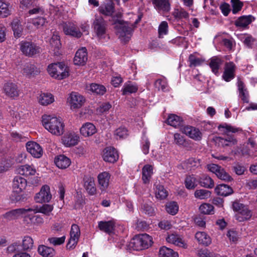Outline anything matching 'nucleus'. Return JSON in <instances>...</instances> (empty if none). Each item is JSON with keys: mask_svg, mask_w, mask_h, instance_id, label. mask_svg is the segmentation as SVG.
<instances>
[{"mask_svg": "<svg viewBox=\"0 0 257 257\" xmlns=\"http://www.w3.org/2000/svg\"><path fill=\"white\" fill-rule=\"evenodd\" d=\"M217 128L223 135L222 137H216L214 140L216 144L219 147L223 148H231L237 144L238 141L235 135L230 133L241 132L242 130L241 128L232 126L225 122L220 124Z\"/></svg>", "mask_w": 257, "mask_h": 257, "instance_id": "nucleus-1", "label": "nucleus"}, {"mask_svg": "<svg viewBox=\"0 0 257 257\" xmlns=\"http://www.w3.org/2000/svg\"><path fill=\"white\" fill-rule=\"evenodd\" d=\"M156 195L157 198L161 200L165 199L168 195V191L165 189L164 186L161 184H158L156 186Z\"/></svg>", "mask_w": 257, "mask_h": 257, "instance_id": "nucleus-53", "label": "nucleus"}, {"mask_svg": "<svg viewBox=\"0 0 257 257\" xmlns=\"http://www.w3.org/2000/svg\"><path fill=\"white\" fill-rule=\"evenodd\" d=\"M28 209H31L29 211V212L33 211L34 214L41 213L49 216L53 210V206L50 204H45L40 207L37 205L34 206L33 208H29Z\"/></svg>", "mask_w": 257, "mask_h": 257, "instance_id": "nucleus-28", "label": "nucleus"}, {"mask_svg": "<svg viewBox=\"0 0 257 257\" xmlns=\"http://www.w3.org/2000/svg\"><path fill=\"white\" fill-rule=\"evenodd\" d=\"M71 109L81 108L84 104L85 99L78 92H72L68 98Z\"/></svg>", "mask_w": 257, "mask_h": 257, "instance_id": "nucleus-10", "label": "nucleus"}, {"mask_svg": "<svg viewBox=\"0 0 257 257\" xmlns=\"http://www.w3.org/2000/svg\"><path fill=\"white\" fill-rule=\"evenodd\" d=\"M216 176L219 179L225 182H231L233 180L232 177L222 168Z\"/></svg>", "mask_w": 257, "mask_h": 257, "instance_id": "nucleus-60", "label": "nucleus"}, {"mask_svg": "<svg viewBox=\"0 0 257 257\" xmlns=\"http://www.w3.org/2000/svg\"><path fill=\"white\" fill-rule=\"evenodd\" d=\"M168 24L166 21H162L158 27L159 37H163V36L166 35L168 33Z\"/></svg>", "mask_w": 257, "mask_h": 257, "instance_id": "nucleus-59", "label": "nucleus"}, {"mask_svg": "<svg viewBox=\"0 0 257 257\" xmlns=\"http://www.w3.org/2000/svg\"><path fill=\"white\" fill-rule=\"evenodd\" d=\"M8 5L0 0V18H6L10 15Z\"/></svg>", "mask_w": 257, "mask_h": 257, "instance_id": "nucleus-57", "label": "nucleus"}, {"mask_svg": "<svg viewBox=\"0 0 257 257\" xmlns=\"http://www.w3.org/2000/svg\"><path fill=\"white\" fill-rule=\"evenodd\" d=\"M198 180L195 175H187L184 181L185 187L188 190L194 189L197 186Z\"/></svg>", "mask_w": 257, "mask_h": 257, "instance_id": "nucleus-39", "label": "nucleus"}, {"mask_svg": "<svg viewBox=\"0 0 257 257\" xmlns=\"http://www.w3.org/2000/svg\"><path fill=\"white\" fill-rule=\"evenodd\" d=\"M215 192L218 195L227 196L232 194L233 190L229 185L220 184L215 187Z\"/></svg>", "mask_w": 257, "mask_h": 257, "instance_id": "nucleus-32", "label": "nucleus"}, {"mask_svg": "<svg viewBox=\"0 0 257 257\" xmlns=\"http://www.w3.org/2000/svg\"><path fill=\"white\" fill-rule=\"evenodd\" d=\"M237 85L239 91V96L243 103L249 102V94L247 89L245 88V85L239 78L237 79Z\"/></svg>", "mask_w": 257, "mask_h": 257, "instance_id": "nucleus-27", "label": "nucleus"}, {"mask_svg": "<svg viewBox=\"0 0 257 257\" xmlns=\"http://www.w3.org/2000/svg\"><path fill=\"white\" fill-rule=\"evenodd\" d=\"M114 24L119 36L124 38V41L125 42L129 41L134 31V28L132 25L129 26L127 23H124L123 21L116 20Z\"/></svg>", "mask_w": 257, "mask_h": 257, "instance_id": "nucleus-7", "label": "nucleus"}, {"mask_svg": "<svg viewBox=\"0 0 257 257\" xmlns=\"http://www.w3.org/2000/svg\"><path fill=\"white\" fill-rule=\"evenodd\" d=\"M139 87L136 83H133L131 81H128L125 83L122 88V93L123 95H126L136 93L138 90Z\"/></svg>", "mask_w": 257, "mask_h": 257, "instance_id": "nucleus-40", "label": "nucleus"}, {"mask_svg": "<svg viewBox=\"0 0 257 257\" xmlns=\"http://www.w3.org/2000/svg\"><path fill=\"white\" fill-rule=\"evenodd\" d=\"M118 157L117 152L113 147H106L103 151L102 158L105 162L114 163L118 160Z\"/></svg>", "mask_w": 257, "mask_h": 257, "instance_id": "nucleus-15", "label": "nucleus"}, {"mask_svg": "<svg viewBox=\"0 0 257 257\" xmlns=\"http://www.w3.org/2000/svg\"><path fill=\"white\" fill-rule=\"evenodd\" d=\"M181 132L196 141H200L202 138V134L199 128L189 125H186L184 127H182Z\"/></svg>", "mask_w": 257, "mask_h": 257, "instance_id": "nucleus-12", "label": "nucleus"}, {"mask_svg": "<svg viewBox=\"0 0 257 257\" xmlns=\"http://www.w3.org/2000/svg\"><path fill=\"white\" fill-rule=\"evenodd\" d=\"M167 212L172 215L176 214L179 210V206L175 201H171L166 205Z\"/></svg>", "mask_w": 257, "mask_h": 257, "instance_id": "nucleus-51", "label": "nucleus"}, {"mask_svg": "<svg viewBox=\"0 0 257 257\" xmlns=\"http://www.w3.org/2000/svg\"><path fill=\"white\" fill-rule=\"evenodd\" d=\"M33 243V239L30 236H26L24 237L21 247L23 250H29L32 248Z\"/></svg>", "mask_w": 257, "mask_h": 257, "instance_id": "nucleus-54", "label": "nucleus"}, {"mask_svg": "<svg viewBox=\"0 0 257 257\" xmlns=\"http://www.w3.org/2000/svg\"><path fill=\"white\" fill-rule=\"evenodd\" d=\"M166 122L168 124L179 128L180 131L181 128L186 125L182 118L174 114L169 115Z\"/></svg>", "mask_w": 257, "mask_h": 257, "instance_id": "nucleus-22", "label": "nucleus"}, {"mask_svg": "<svg viewBox=\"0 0 257 257\" xmlns=\"http://www.w3.org/2000/svg\"><path fill=\"white\" fill-rule=\"evenodd\" d=\"M116 222L114 219L108 221H100L98 222L99 229L107 234L110 235L114 233Z\"/></svg>", "mask_w": 257, "mask_h": 257, "instance_id": "nucleus-16", "label": "nucleus"}, {"mask_svg": "<svg viewBox=\"0 0 257 257\" xmlns=\"http://www.w3.org/2000/svg\"><path fill=\"white\" fill-rule=\"evenodd\" d=\"M232 209L236 212L234 217L239 222H243L249 220L252 216V212L247 206L241 203L238 200L232 203Z\"/></svg>", "mask_w": 257, "mask_h": 257, "instance_id": "nucleus-4", "label": "nucleus"}, {"mask_svg": "<svg viewBox=\"0 0 257 257\" xmlns=\"http://www.w3.org/2000/svg\"><path fill=\"white\" fill-rule=\"evenodd\" d=\"M62 142L66 147H71L76 145L79 141V137L73 132L65 134L62 139Z\"/></svg>", "mask_w": 257, "mask_h": 257, "instance_id": "nucleus-20", "label": "nucleus"}, {"mask_svg": "<svg viewBox=\"0 0 257 257\" xmlns=\"http://www.w3.org/2000/svg\"><path fill=\"white\" fill-rule=\"evenodd\" d=\"M194 196L196 198L205 199L209 198L211 196V192L207 190H196L194 193Z\"/></svg>", "mask_w": 257, "mask_h": 257, "instance_id": "nucleus-55", "label": "nucleus"}, {"mask_svg": "<svg viewBox=\"0 0 257 257\" xmlns=\"http://www.w3.org/2000/svg\"><path fill=\"white\" fill-rule=\"evenodd\" d=\"M27 186V181L26 179L20 176L15 177L13 181V189L23 191Z\"/></svg>", "mask_w": 257, "mask_h": 257, "instance_id": "nucleus-31", "label": "nucleus"}, {"mask_svg": "<svg viewBox=\"0 0 257 257\" xmlns=\"http://www.w3.org/2000/svg\"><path fill=\"white\" fill-rule=\"evenodd\" d=\"M54 101L53 95L51 93H44L40 95L39 102L43 105H47Z\"/></svg>", "mask_w": 257, "mask_h": 257, "instance_id": "nucleus-49", "label": "nucleus"}, {"mask_svg": "<svg viewBox=\"0 0 257 257\" xmlns=\"http://www.w3.org/2000/svg\"><path fill=\"white\" fill-rule=\"evenodd\" d=\"M168 242L172 243L177 246L186 248L187 245L181 236L177 234L172 233L167 238Z\"/></svg>", "mask_w": 257, "mask_h": 257, "instance_id": "nucleus-30", "label": "nucleus"}, {"mask_svg": "<svg viewBox=\"0 0 257 257\" xmlns=\"http://www.w3.org/2000/svg\"><path fill=\"white\" fill-rule=\"evenodd\" d=\"M31 209L26 208H18L13 209L9 212H6L3 215L4 218L8 220H12L17 219L21 215L26 214L29 212Z\"/></svg>", "mask_w": 257, "mask_h": 257, "instance_id": "nucleus-23", "label": "nucleus"}, {"mask_svg": "<svg viewBox=\"0 0 257 257\" xmlns=\"http://www.w3.org/2000/svg\"><path fill=\"white\" fill-rule=\"evenodd\" d=\"M152 205V202L142 203L141 207V210L149 216H153L154 215L155 212Z\"/></svg>", "mask_w": 257, "mask_h": 257, "instance_id": "nucleus-52", "label": "nucleus"}, {"mask_svg": "<svg viewBox=\"0 0 257 257\" xmlns=\"http://www.w3.org/2000/svg\"><path fill=\"white\" fill-rule=\"evenodd\" d=\"M174 143L180 147L186 149H189L191 148V141L186 139L184 136L179 133L174 134Z\"/></svg>", "mask_w": 257, "mask_h": 257, "instance_id": "nucleus-24", "label": "nucleus"}, {"mask_svg": "<svg viewBox=\"0 0 257 257\" xmlns=\"http://www.w3.org/2000/svg\"><path fill=\"white\" fill-rule=\"evenodd\" d=\"M3 91L6 96L13 99L18 97L20 94L18 85L11 81H8L4 84Z\"/></svg>", "mask_w": 257, "mask_h": 257, "instance_id": "nucleus-11", "label": "nucleus"}, {"mask_svg": "<svg viewBox=\"0 0 257 257\" xmlns=\"http://www.w3.org/2000/svg\"><path fill=\"white\" fill-rule=\"evenodd\" d=\"M28 152L36 158H40L43 155V149L39 144L35 142H29L26 144Z\"/></svg>", "mask_w": 257, "mask_h": 257, "instance_id": "nucleus-18", "label": "nucleus"}, {"mask_svg": "<svg viewBox=\"0 0 257 257\" xmlns=\"http://www.w3.org/2000/svg\"><path fill=\"white\" fill-rule=\"evenodd\" d=\"M89 90L97 95H103L106 91L105 87L100 84L91 83L90 85Z\"/></svg>", "mask_w": 257, "mask_h": 257, "instance_id": "nucleus-47", "label": "nucleus"}, {"mask_svg": "<svg viewBox=\"0 0 257 257\" xmlns=\"http://www.w3.org/2000/svg\"><path fill=\"white\" fill-rule=\"evenodd\" d=\"M23 73L29 77L37 75L40 73L39 69L31 63H26L23 69Z\"/></svg>", "mask_w": 257, "mask_h": 257, "instance_id": "nucleus-37", "label": "nucleus"}, {"mask_svg": "<svg viewBox=\"0 0 257 257\" xmlns=\"http://www.w3.org/2000/svg\"><path fill=\"white\" fill-rule=\"evenodd\" d=\"M111 175L106 171L100 173L97 176L98 183L101 193L105 192L109 186Z\"/></svg>", "mask_w": 257, "mask_h": 257, "instance_id": "nucleus-17", "label": "nucleus"}, {"mask_svg": "<svg viewBox=\"0 0 257 257\" xmlns=\"http://www.w3.org/2000/svg\"><path fill=\"white\" fill-rule=\"evenodd\" d=\"M93 27L97 37L99 39L105 38L107 24L102 17H96L93 23Z\"/></svg>", "mask_w": 257, "mask_h": 257, "instance_id": "nucleus-8", "label": "nucleus"}, {"mask_svg": "<svg viewBox=\"0 0 257 257\" xmlns=\"http://www.w3.org/2000/svg\"><path fill=\"white\" fill-rule=\"evenodd\" d=\"M254 20V18L252 15L242 16L235 21V25L237 27L245 28Z\"/></svg>", "mask_w": 257, "mask_h": 257, "instance_id": "nucleus-36", "label": "nucleus"}, {"mask_svg": "<svg viewBox=\"0 0 257 257\" xmlns=\"http://www.w3.org/2000/svg\"><path fill=\"white\" fill-rule=\"evenodd\" d=\"M38 251L43 257H53L56 253L54 248L44 245H39Z\"/></svg>", "mask_w": 257, "mask_h": 257, "instance_id": "nucleus-41", "label": "nucleus"}, {"mask_svg": "<svg viewBox=\"0 0 257 257\" xmlns=\"http://www.w3.org/2000/svg\"><path fill=\"white\" fill-rule=\"evenodd\" d=\"M159 255V257H179L177 252L165 246L160 248Z\"/></svg>", "mask_w": 257, "mask_h": 257, "instance_id": "nucleus-46", "label": "nucleus"}, {"mask_svg": "<svg viewBox=\"0 0 257 257\" xmlns=\"http://www.w3.org/2000/svg\"><path fill=\"white\" fill-rule=\"evenodd\" d=\"M222 62L223 61L217 56H214L210 59L209 66L214 74L217 75L219 74V69Z\"/></svg>", "mask_w": 257, "mask_h": 257, "instance_id": "nucleus-35", "label": "nucleus"}, {"mask_svg": "<svg viewBox=\"0 0 257 257\" xmlns=\"http://www.w3.org/2000/svg\"><path fill=\"white\" fill-rule=\"evenodd\" d=\"M88 59L87 49L83 47L78 49L74 58L73 62L75 65H84Z\"/></svg>", "mask_w": 257, "mask_h": 257, "instance_id": "nucleus-19", "label": "nucleus"}, {"mask_svg": "<svg viewBox=\"0 0 257 257\" xmlns=\"http://www.w3.org/2000/svg\"><path fill=\"white\" fill-rule=\"evenodd\" d=\"M49 75L58 80L63 79L69 75V68L63 62L52 63L48 66Z\"/></svg>", "mask_w": 257, "mask_h": 257, "instance_id": "nucleus-3", "label": "nucleus"}, {"mask_svg": "<svg viewBox=\"0 0 257 257\" xmlns=\"http://www.w3.org/2000/svg\"><path fill=\"white\" fill-rule=\"evenodd\" d=\"M199 210L204 214H211L214 212V207L209 203H203L199 207Z\"/></svg>", "mask_w": 257, "mask_h": 257, "instance_id": "nucleus-56", "label": "nucleus"}, {"mask_svg": "<svg viewBox=\"0 0 257 257\" xmlns=\"http://www.w3.org/2000/svg\"><path fill=\"white\" fill-rule=\"evenodd\" d=\"M50 45L52 48L55 49H59L61 47V42L60 37L58 35H54L50 39Z\"/></svg>", "mask_w": 257, "mask_h": 257, "instance_id": "nucleus-61", "label": "nucleus"}, {"mask_svg": "<svg viewBox=\"0 0 257 257\" xmlns=\"http://www.w3.org/2000/svg\"><path fill=\"white\" fill-rule=\"evenodd\" d=\"M153 166L146 164L142 168V179L145 184H149L153 175Z\"/></svg>", "mask_w": 257, "mask_h": 257, "instance_id": "nucleus-29", "label": "nucleus"}, {"mask_svg": "<svg viewBox=\"0 0 257 257\" xmlns=\"http://www.w3.org/2000/svg\"><path fill=\"white\" fill-rule=\"evenodd\" d=\"M186 167L190 170H195L200 166V161L199 159L195 158H190L185 161Z\"/></svg>", "mask_w": 257, "mask_h": 257, "instance_id": "nucleus-50", "label": "nucleus"}, {"mask_svg": "<svg viewBox=\"0 0 257 257\" xmlns=\"http://www.w3.org/2000/svg\"><path fill=\"white\" fill-rule=\"evenodd\" d=\"M20 49L24 55L29 57L39 55L42 50L41 48L37 43L27 40L21 42Z\"/></svg>", "mask_w": 257, "mask_h": 257, "instance_id": "nucleus-6", "label": "nucleus"}, {"mask_svg": "<svg viewBox=\"0 0 257 257\" xmlns=\"http://www.w3.org/2000/svg\"><path fill=\"white\" fill-rule=\"evenodd\" d=\"M17 172L19 174L27 177L35 175L36 171L34 167L25 165L19 167L17 169Z\"/></svg>", "mask_w": 257, "mask_h": 257, "instance_id": "nucleus-38", "label": "nucleus"}, {"mask_svg": "<svg viewBox=\"0 0 257 257\" xmlns=\"http://www.w3.org/2000/svg\"><path fill=\"white\" fill-rule=\"evenodd\" d=\"M153 243L152 237L144 233L135 235L130 242L131 247L135 250H141L148 248Z\"/></svg>", "mask_w": 257, "mask_h": 257, "instance_id": "nucleus-5", "label": "nucleus"}, {"mask_svg": "<svg viewBox=\"0 0 257 257\" xmlns=\"http://www.w3.org/2000/svg\"><path fill=\"white\" fill-rule=\"evenodd\" d=\"M99 12L106 16H112L115 11V4L112 0H108L98 8Z\"/></svg>", "mask_w": 257, "mask_h": 257, "instance_id": "nucleus-21", "label": "nucleus"}, {"mask_svg": "<svg viewBox=\"0 0 257 257\" xmlns=\"http://www.w3.org/2000/svg\"><path fill=\"white\" fill-rule=\"evenodd\" d=\"M84 186L90 195H94L96 193V188L93 178L88 177L84 179Z\"/></svg>", "mask_w": 257, "mask_h": 257, "instance_id": "nucleus-34", "label": "nucleus"}, {"mask_svg": "<svg viewBox=\"0 0 257 257\" xmlns=\"http://www.w3.org/2000/svg\"><path fill=\"white\" fill-rule=\"evenodd\" d=\"M232 6V13L233 14H236L240 12L243 6V3L240 0H231Z\"/></svg>", "mask_w": 257, "mask_h": 257, "instance_id": "nucleus-58", "label": "nucleus"}, {"mask_svg": "<svg viewBox=\"0 0 257 257\" xmlns=\"http://www.w3.org/2000/svg\"><path fill=\"white\" fill-rule=\"evenodd\" d=\"M195 238L199 243L205 246L209 245L211 240L210 237L204 232H198L195 234Z\"/></svg>", "mask_w": 257, "mask_h": 257, "instance_id": "nucleus-45", "label": "nucleus"}, {"mask_svg": "<svg viewBox=\"0 0 257 257\" xmlns=\"http://www.w3.org/2000/svg\"><path fill=\"white\" fill-rule=\"evenodd\" d=\"M127 130L124 126H120L117 128L114 132V135L116 136L117 139L125 138L127 136Z\"/></svg>", "mask_w": 257, "mask_h": 257, "instance_id": "nucleus-63", "label": "nucleus"}, {"mask_svg": "<svg viewBox=\"0 0 257 257\" xmlns=\"http://www.w3.org/2000/svg\"><path fill=\"white\" fill-rule=\"evenodd\" d=\"M199 184L204 188H212L214 186L213 179L207 175H202L198 180Z\"/></svg>", "mask_w": 257, "mask_h": 257, "instance_id": "nucleus-42", "label": "nucleus"}, {"mask_svg": "<svg viewBox=\"0 0 257 257\" xmlns=\"http://www.w3.org/2000/svg\"><path fill=\"white\" fill-rule=\"evenodd\" d=\"M22 191H19L16 189H13L10 196V200L13 203L19 201L24 202L27 200V195L25 193H22Z\"/></svg>", "mask_w": 257, "mask_h": 257, "instance_id": "nucleus-43", "label": "nucleus"}, {"mask_svg": "<svg viewBox=\"0 0 257 257\" xmlns=\"http://www.w3.org/2000/svg\"><path fill=\"white\" fill-rule=\"evenodd\" d=\"M155 86L159 90L161 89L164 92L168 90V85L166 80L162 79H158L156 80L155 82Z\"/></svg>", "mask_w": 257, "mask_h": 257, "instance_id": "nucleus-62", "label": "nucleus"}, {"mask_svg": "<svg viewBox=\"0 0 257 257\" xmlns=\"http://www.w3.org/2000/svg\"><path fill=\"white\" fill-rule=\"evenodd\" d=\"M43 126L52 134L59 136L64 132V123L61 118L44 114L42 117Z\"/></svg>", "mask_w": 257, "mask_h": 257, "instance_id": "nucleus-2", "label": "nucleus"}, {"mask_svg": "<svg viewBox=\"0 0 257 257\" xmlns=\"http://www.w3.org/2000/svg\"><path fill=\"white\" fill-rule=\"evenodd\" d=\"M63 31L66 35L80 38L82 36V33L80 31L79 28L74 23L66 22L62 25Z\"/></svg>", "mask_w": 257, "mask_h": 257, "instance_id": "nucleus-9", "label": "nucleus"}, {"mask_svg": "<svg viewBox=\"0 0 257 257\" xmlns=\"http://www.w3.org/2000/svg\"><path fill=\"white\" fill-rule=\"evenodd\" d=\"M152 4L155 9L158 11L168 12L171 10L170 0H154Z\"/></svg>", "mask_w": 257, "mask_h": 257, "instance_id": "nucleus-25", "label": "nucleus"}, {"mask_svg": "<svg viewBox=\"0 0 257 257\" xmlns=\"http://www.w3.org/2000/svg\"><path fill=\"white\" fill-rule=\"evenodd\" d=\"M54 162L56 166L61 169L67 168L71 163V160L64 155L56 156L55 158Z\"/></svg>", "mask_w": 257, "mask_h": 257, "instance_id": "nucleus-26", "label": "nucleus"}, {"mask_svg": "<svg viewBox=\"0 0 257 257\" xmlns=\"http://www.w3.org/2000/svg\"><path fill=\"white\" fill-rule=\"evenodd\" d=\"M188 62L190 67H197L201 65L205 61V59L202 58L197 57L194 54H191L189 56Z\"/></svg>", "mask_w": 257, "mask_h": 257, "instance_id": "nucleus-48", "label": "nucleus"}, {"mask_svg": "<svg viewBox=\"0 0 257 257\" xmlns=\"http://www.w3.org/2000/svg\"><path fill=\"white\" fill-rule=\"evenodd\" d=\"M52 198V195L50 191V187L48 185H44L40 191L37 193L35 197V200L38 203L49 202Z\"/></svg>", "mask_w": 257, "mask_h": 257, "instance_id": "nucleus-14", "label": "nucleus"}, {"mask_svg": "<svg viewBox=\"0 0 257 257\" xmlns=\"http://www.w3.org/2000/svg\"><path fill=\"white\" fill-rule=\"evenodd\" d=\"M232 170L237 175H242L246 171L245 167L241 164L237 163L232 167Z\"/></svg>", "mask_w": 257, "mask_h": 257, "instance_id": "nucleus-64", "label": "nucleus"}, {"mask_svg": "<svg viewBox=\"0 0 257 257\" xmlns=\"http://www.w3.org/2000/svg\"><path fill=\"white\" fill-rule=\"evenodd\" d=\"M12 28L14 35L16 38H20L22 35L23 27L21 22L18 19H14L11 23Z\"/></svg>", "mask_w": 257, "mask_h": 257, "instance_id": "nucleus-44", "label": "nucleus"}, {"mask_svg": "<svg viewBox=\"0 0 257 257\" xmlns=\"http://www.w3.org/2000/svg\"><path fill=\"white\" fill-rule=\"evenodd\" d=\"M80 132L83 136L86 137L94 135L96 132V129L92 123L86 122L81 126Z\"/></svg>", "mask_w": 257, "mask_h": 257, "instance_id": "nucleus-33", "label": "nucleus"}, {"mask_svg": "<svg viewBox=\"0 0 257 257\" xmlns=\"http://www.w3.org/2000/svg\"><path fill=\"white\" fill-rule=\"evenodd\" d=\"M236 65L232 61L226 62L224 65L222 78L226 82H229L235 76Z\"/></svg>", "mask_w": 257, "mask_h": 257, "instance_id": "nucleus-13", "label": "nucleus"}]
</instances>
